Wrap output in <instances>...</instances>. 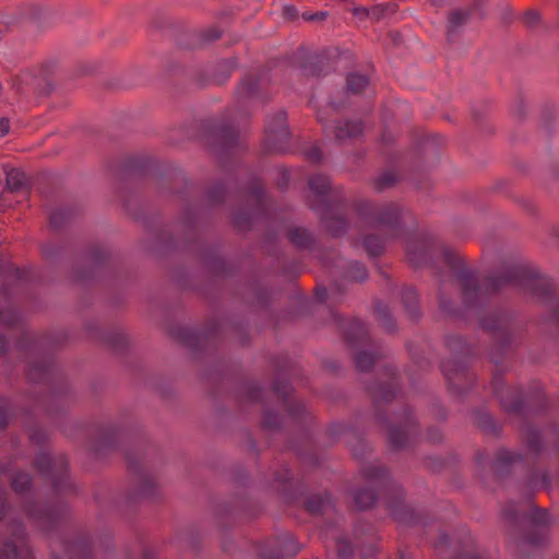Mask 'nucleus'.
Returning <instances> with one entry per match:
<instances>
[{
    "label": "nucleus",
    "instance_id": "nucleus-11",
    "mask_svg": "<svg viewBox=\"0 0 559 559\" xmlns=\"http://www.w3.org/2000/svg\"><path fill=\"white\" fill-rule=\"evenodd\" d=\"M245 199V206L233 214L234 224L239 229L250 228L255 219L266 217L270 212V201L259 179L250 182Z\"/></svg>",
    "mask_w": 559,
    "mask_h": 559
},
{
    "label": "nucleus",
    "instance_id": "nucleus-55",
    "mask_svg": "<svg viewBox=\"0 0 559 559\" xmlns=\"http://www.w3.org/2000/svg\"><path fill=\"white\" fill-rule=\"evenodd\" d=\"M9 343L5 336L0 335V355L4 354L8 349Z\"/></svg>",
    "mask_w": 559,
    "mask_h": 559
},
{
    "label": "nucleus",
    "instance_id": "nucleus-21",
    "mask_svg": "<svg viewBox=\"0 0 559 559\" xmlns=\"http://www.w3.org/2000/svg\"><path fill=\"white\" fill-rule=\"evenodd\" d=\"M318 120L323 124L325 135H333L338 142L356 139L364 130L361 121L358 120L336 121L329 124L325 123V118L322 112H318Z\"/></svg>",
    "mask_w": 559,
    "mask_h": 559
},
{
    "label": "nucleus",
    "instance_id": "nucleus-16",
    "mask_svg": "<svg viewBox=\"0 0 559 559\" xmlns=\"http://www.w3.org/2000/svg\"><path fill=\"white\" fill-rule=\"evenodd\" d=\"M300 550L299 544L289 533H283L274 538L265 540L259 554L262 559H282L285 557H294Z\"/></svg>",
    "mask_w": 559,
    "mask_h": 559
},
{
    "label": "nucleus",
    "instance_id": "nucleus-26",
    "mask_svg": "<svg viewBox=\"0 0 559 559\" xmlns=\"http://www.w3.org/2000/svg\"><path fill=\"white\" fill-rule=\"evenodd\" d=\"M332 269L335 274H340L347 281L361 282L368 277V271L361 262L347 261L343 258H337Z\"/></svg>",
    "mask_w": 559,
    "mask_h": 559
},
{
    "label": "nucleus",
    "instance_id": "nucleus-12",
    "mask_svg": "<svg viewBox=\"0 0 559 559\" xmlns=\"http://www.w3.org/2000/svg\"><path fill=\"white\" fill-rule=\"evenodd\" d=\"M491 389L493 394L499 399L502 407L514 414L523 412L524 403H540V407L546 405L547 399L544 391L540 389L533 395L524 397L523 392L519 388L506 386L503 377L500 370H495L492 373Z\"/></svg>",
    "mask_w": 559,
    "mask_h": 559
},
{
    "label": "nucleus",
    "instance_id": "nucleus-4",
    "mask_svg": "<svg viewBox=\"0 0 559 559\" xmlns=\"http://www.w3.org/2000/svg\"><path fill=\"white\" fill-rule=\"evenodd\" d=\"M502 519L510 526L514 537L533 546L544 543L545 530L551 524L550 514L536 508L528 496L520 502H508L502 509Z\"/></svg>",
    "mask_w": 559,
    "mask_h": 559
},
{
    "label": "nucleus",
    "instance_id": "nucleus-1",
    "mask_svg": "<svg viewBox=\"0 0 559 559\" xmlns=\"http://www.w3.org/2000/svg\"><path fill=\"white\" fill-rule=\"evenodd\" d=\"M406 252L409 262L416 266H433L440 255L450 274L438 273V302L440 311L449 318L465 317L471 312L479 324L492 333L499 346L506 348L514 340L518 323L512 313L503 309H487L490 298L504 288L512 287L538 301L548 304L549 320L559 325V298L552 296L550 278L528 262L521 259L504 261L499 271L487 276L481 284L475 273L455 252L444 247L427 233L407 240Z\"/></svg>",
    "mask_w": 559,
    "mask_h": 559
},
{
    "label": "nucleus",
    "instance_id": "nucleus-13",
    "mask_svg": "<svg viewBox=\"0 0 559 559\" xmlns=\"http://www.w3.org/2000/svg\"><path fill=\"white\" fill-rule=\"evenodd\" d=\"M128 466L132 474V500L154 499L158 484L143 457L128 454Z\"/></svg>",
    "mask_w": 559,
    "mask_h": 559
},
{
    "label": "nucleus",
    "instance_id": "nucleus-15",
    "mask_svg": "<svg viewBox=\"0 0 559 559\" xmlns=\"http://www.w3.org/2000/svg\"><path fill=\"white\" fill-rule=\"evenodd\" d=\"M28 378L35 382H45L51 386L53 399L62 394V379L50 357H39L28 361Z\"/></svg>",
    "mask_w": 559,
    "mask_h": 559
},
{
    "label": "nucleus",
    "instance_id": "nucleus-29",
    "mask_svg": "<svg viewBox=\"0 0 559 559\" xmlns=\"http://www.w3.org/2000/svg\"><path fill=\"white\" fill-rule=\"evenodd\" d=\"M306 509L313 514L325 513L333 509L330 495H312L306 500Z\"/></svg>",
    "mask_w": 559,
    "mask_h": 559
},
{
    "label": "nucleus",
    "instance_id": "nucleus-56",
    "mask_svg": "<svg viewBox=\"0 0 559 559\" xmlns=\"http://www.w3.org/2000/svg\"><path fill=\"white\" fill-rule=\"evenodd\" d=\"M328 290L325 288L317 290V298L319 301H324L328 298Z\"/></svg>",
    "mask_w": 559,
    "mask_h": 559
},
{
    "label": "nucleus",
    "instance_id": "nucleus-38",
    "mask_svg": "<svg viewBox=\"0 0 559 559\" xmlns=\"http://www.w3.org/2000/svg\"><path fill=\"white\" fill-rule=\"evenodd\" d=\"M104 341L116 350H121L127 345L126 335L119 330H111L105 333Z\"/></svg>",
    "mask_w": 559,
    "mask_h": 559
},
{
    "label": "nucleus",
    "instance_id": "nucleus-7",
    "mask_svg": "<svg viewBox=\"0 0 559 559\" xmlns=\"http://www.w3.org/2000/svg\"><path fill=\"white\" fill-rule=\"evenodd\" d=\"M308 188L310 207L320 215L323 225L333 237L341 236L346 230L347 223L343 209L334 204L336 194L329 178L321 174L313 175L309 178Z\"/></svg>",
    "mask_w": 559,
    "mask_h": 559
},
{
    "label": "nucleus",
    "instance_id": "nucleus-10",
    "mask_svg": "<svg viewBox=\"0 0 559 559\" xmlns=\"http://www.w3.org/2000/svg\"><path fill=\"white\" fill-rule=\"evenodd\" d=\"M378 420L385 427L388 440L392 448L403 449L416 440L418 435V424L413 416L412 409L406 405L401 412L388 417L380 409L377 411Z\"/></svg>",
    "mask_w": 559,
    "mask_h": 559
},
{
    "label": "nucleus",
    "instance_id": "nucleus-44",
    "mask_svg": "<svg viewBox=\"0 0 559 559\" xmlns=\"http://www.w3.org/2000/svg\"><path fill=\"white\" fill-rule=\"evenodd\" d=\"M12 416L10 403L4 401L0 404V427H4Z\"/></svg>",
    "mask_w": 559,
    "mask_h": 559
},
{
    "label": "nucleus",
    "instance_id": "nucleus-53",
    "mask_svg": "<svg viewBox=\"0 0 559 559\" xmlns=\"http://www.w3.org/2000/svg\"><path fill=\"white\" fill-rule=\"evenodd\" d=\"M219 36H221V33L217 29L212 28V29H209L205 32L204 39L205 40H214V39L219 38Z\"/></svg>",
    "mask_w": 559,
    "mask_h": 559
},
{
    "label": "nucleus",
    "instance_id": "nucleus-57",
    "mask_svg": "<svg viewBox=\"0 0 559 559\" xmlns=\"http://www.w3.org/2000/svg\"><path fill=\"white\" fill-rule=\"evenodd\" d=\"M287 181H288L287 175H286V173H284L282 175L281 179L278 180L277 185L280 188H284L287 185Z\"/></svg>",
    "mask_w": 559,
    "mask_h": 559
},
{
    "label": "nucleus",
    "instance_id": "nucleus-43",
    "mask_svg": "<svg viewBox=\"0 0 559 559\" xmlns=\"http://www.w3.org/2000/svg\"><path fill=\"white\" fill-rule=\"evenodd\" d=\"M549 476L545 473L534 472L530 477V486L533 488L547 486Z\"/></svg>",
    "mask_w": 559,
    "mask_h": 559
},
{
    "label": "nucleus",
    "instance_id": "nucleus-27",
    "mask_svg": "<svg viewBox=\"0 0 559 559\" xmlns=\"http://www.w3.org/2000/svg\"><path fill=\"white\" fill-rule=\"evenodd\" d=\"M322 534L326 540H332L334 543L336 551L341 558L345 559L353 554V545L341 535L336 525L328 524Z\"/></svg>",
    "mask_w": 559,
    "mask_h": 559
},
{
    "label": "nucleus",
    "instance_id": "nucleus-45",
    "mask_svg": "<svg viewBox=\"0 0 559 559\" xmlns=\"http://www.w3.org/2000/svg\"><path fill=\"white\" fill-rule=\"evenodd\" d=\"M292 478L293 474L287 468H283V471L277 472L275 480L278 483V489H285Z\"/></svg>",
    "mask_w": 559,
    "mask_h": 559
},
{
    "label": "nucleus",
    "instance_id": "nucleus-34",
    "mask_svg": "<svg viewBox=\"0 0 559 559\" xmlns=\"http://www.w3.org/2000/svg\"><path fill=\"white\" fill-rule=\"evenodd\" d=\"M7 186L13 191H21L26 186V176L19 169H11L7 173Z\"/></svg>",
    "mask_w": 559,
    "mask_h": 559
},
{
    "label": "nucleus",
    "instance_id": "nucleus-18",
    "mask_svg": "<svg viewBox=\"0 0 559 559\" xmlns=\"http://www.w3.org/2000/svg\"><path fill=\"white\" fill-rule=\"evenodd\" d=\"M399 377L392 367L385 366L380 377L368 388L377 404L389 403L399 392Z\"/></svg>",
    "mask_w": 559,
    "mask_h": 559
},
{
    "label": "nucleus",
    "instance_id": "nucleus-59",
    "mask_svg": "<svg viewBox=\"0 0 559 559\" xmlns=\"http://www.w3.org/2000/svg\"><path fill=\"white\" fill-rule=\"evenodd\" d=\"M28 343H29V336H28V335H26V334H24V335H23V337H22V340H21V342H20V346H21V347H24V346H25L26 344H28Z\"/></svg>",
    "mask_w": 559,
    "mask_h": 559
},
{
    "label": "nucleus",
    "instance_id": "nucleus-47",
    "mask_svg": "<svg viewBox=\"0 0 559 559\" xmlns=\"http://www.w3.org/2000/svg\"><path fill=\"white\" fill-rule=\"evenodd\" d=\"M426 439L431 443H439L443 439V433L439 427H431L427 430Z\"/></svg>",
    "mask_w": 559,
    "mask_h": 559
},
{
    "label": "nucleus",
    "instance_id": "nucleus-50",
    "mask_svg": "<svg viewBox=\"0 0 559 559\" xmlns=\"http://www.w3.org/2000/svg\"><path fill=\"white\" fill-rule=\"evenodd\" d=\"M29 438L33 443L40 445L45 442L47 435L41 428H35L32 430Z\"/></svg>",
    "mask_w": 559,
    "mask_h": 559
},
{
    "label": "nucleus",
    "instance_id": "nucleus-46",
    "mask_svg": "<svg viewBox=\"0 0 559 559\" xmlns=\"http://www.w3.org/2000/svg\"><path fill=\"white\" fill-rule=\"evenodd\" d=\"M539 13L534 10H528L523 14V23L528 27H534L539 22Z\"/></svg>",
    "mask_w": 559,
    "mask_h": 559
},
{
    "label": "nucleus",
    "instance_id": "nucleus-24",
    "mask_svg": "<svg viewBox=\"0 0 559 559\" xmlns=\"http://www.w3.org/2000/svg\"><path fill=\"white\" fill-rule=\"evenodd\" d=\"M302 71L307 75H322L328 72L329 58L326 53H311L304 49L296 56Z\"/></svg>",
    "mask_w": 559,
    "mask_h": 559
},
{
    "label": "nucleus",
    "instance_id": "nucleus-2",
    "mask_svg": "<svg viewBox=\"0 0 559 559\" xmlns=\"http://www.w3.org/2000/svg\"><path fill=\"white\" fill-rule=\"evenodd\" d=\"M34 466L41 479L50 487L56 496L55 501L39 503V493L35 489L29 473L16 471L11 476V487L20 496V507H15L23 523V535L16 536L13 528L2 520L9 536L0 538V559H32V551L26 542L24 518L38 530L50 533L57 530L66 515L67 506L62 497L74 492V484L68 473V460L64 454L52 455L39 451L34 460Z\"/></svg>",
    "mask_w": 559,
    "mask_h": 559
},
{
    "label": "nucleus",
    "instance_id": "nucleus-17",
    "mask_svg": "<svg viewBox=\"0 0 559 559\" xmlns=\"http://www.w3.org/2000/svg\"><path fill=\"white\" fill-rule=\"evenodd\" d=\"M264 82L255 75H248L237 88L236 103L239 111H246L247 107H253L265 99L263 93Z\"/></svg>",
    "mask_w": 559,
    "mask_h": 559
},
{
    "label": "nucleus",
    "instance_id": "nucleus-58",
    "mask_svg": "<svg viewBox=\"0 0 559 559\" xmlns=\"http://www.w3.org/2000/svg\"><path fill=\"white\" fill-rule=\"evenodd\" d=\"M235 106H236V108H235V110H236V116H234V119H237V116H240V117L248 116V114H249V108H250V107H247V110H246V111H239V110L237 109V104H236Z\"/></svg>",
    "mask_w": 559,
    "mask_h": 559
},
{
    "label": "nucleus",
    "instance_id": "nucleus-37",
    "mask_svg": "<svg viewBox=\"0 0 559 559\" xmlns=\"http://www.w3.org/2000/svg\"><path fill=\"white\" fill-rule=\"evenodd\" d=\"M469 11H463V10H455L450 13L449 15V35H453L457 28L463 26L468 17H469Z\"/></svg>",
    "mask_w": 559,
    "mask_h": 559
},
{
    "label": "nucleus",
    "instance_id": "nucleus-51",
    "mask_svg": "<svg viewBox=\"0 0 559 559\" xmlns=\"http://www.w3.org/2000/svg\"><path fill=\"white\" fill-rule=\"evenodd\" d=\"M213 267L215 269V272L223 273L226 267V262L222 257L215 254L213 257Z\"/></svg>",
    "mask_w": 559,
    "mask_h": 559
},
{
    "label": "nucleus",
    "instance_id": "nucleus-54",
    "mask_svg": "<svg viewBox=\"0 0 559 559\" xmlns=\"http://www.w3.org/2000/svg\"><path fill=\"white\" fill-rule=\"evenodd\" d=\"M448 544H450V537L448 534H440L439 537H438V546H448Z\"/></svg>",
    "mask_w": 559,
    "mask_h": 559
},
{
    "label": "nucleus",
    "instance_id": "nucleus-41",
    "mask_svg": "<svg viewBox=\"0 0 559 559\" xmlns=\"http://www.w3.org/2000/svg\"><path fill=\"white\" fill-rule=\"evenodd\" d=\"M70 218V211L67 209H58L50 214V225L58 229Z\"/></svg>",
    "mask_w": 559,
    "mask_h": 559
},
{
    "label": "nucleus",
    "instance_id": "nucleus-63",
    "mask_svg": "<svg viewBox=\"0 0 559 559\" xmlns=\"http://www.w3.org/2000/svg\"><path fill=\"white\" fill-rule=\"evenodd\" d=\"M440 419H444L447 414L443 409L440 411V414L438 415Z\"/></svg>",
    "mask_w": 559,
    "mask_h": 559
},
{
    "label": "nucleus",
    "instance_id": "nucleus-8",
    "mask_svg": "<svg viewBox=\"0 0 559 559\" xmlns=\"http://www.w3.org/2000/svg\"><path fill=\"white\" fill-rule=\"evenodd\" d=\"M445 346L451 357L442 364V372L447 379L449 390L459 396L466 394L476 380L469 370L467 358L472 355V348L459 335H449L445 338Z\"/></svg>",
    "mask_w": 559,
    "mask_h": 559
},
{
    "label": "nucleus",
    "instance_id": "nucleus-20",
    "mask_svg": "<svg viewBox=\"0 0 559 559\" xmlns=\"http://www.w3.org/2000/svg\"><path fill=\"white\" fill-rule=\"evenodd\" d=\"M221 323L216 320L211 321L202 331L185 328L179 332L182 343L194 350H202L207 343L221 332Z\"/></svg>",
    "mask_w": 559,
    "mask_h": 559
},
{
    "label": "nucleus",
    "instance_id": "nucleus-42",
    "mask_svg": "<svg viewBox=\"0 0 559 559\" xmlns=\"http://www.w3.org/2000/svg\"><path fill=\"white\" fill-rule=\"evenodd\" d=\"M108 252L103 246H94L90 251V260L95 265H100L107 260Z\"/></svg>",
    "mask_w": 559,
    "mask_h": 559
},
{
    "label": "nucleus",
    "instance_id": "nucleus-30",
    "mask_svg": "<svg viewBox=\"0 0 559 559\" xmlns=\"http://www.w3.org/2000/svg\"><path fill=\"white\" fill-rule=\"evenodd\" d=\"M402 302L411 317L417 318L420 314L418 308V295L414 287L405 286L401 293Z\"/></svg>",
    "mask_w": 559,
    "mask_h": 559
},
{
    "label": "nucleus",
    "instance_id": "nucleus-6",
    "mask_svg": "<svg viewBox=\"0 0 559 559\" xmlns=\"http://www.w3.org/2000/svg\"><path fill=\"white\" fill-rule=\"evenodd\" d=\"M247 399L252 403H262L264 408V426L269 429H281L285 425V416L293 421L301 423L306 415L304 404L292 395V388L288 383L276 380L272 395L275 399V407L265 403V391L258 384H249L246 388Z\"/></svg>",
    "mask_w": 559,
    "mask_h": 559
},
{
    "label": "nucleus",
    "instance_id": "nucleus-33",
    "mask_svg": "<svg viewBox=\"0 0 559 559\" xmlns=\"http://www.w3.org/2000/svg\"><path fill=\"white\" fill-rule=\"evenodd\" d=\"M374 312L377 316V320L386 331L391 332L395 329L394 319L389 307L385 304L377 302Z\"/></svg>",
    "mask_w": 559,
    "mask_h": 559
},
{
    "label": "nucleus",
    "instance_id": "nucleus-48",
    "mask_svg": "<svg viewBox=\"0 0 559 559\" xmlns=\"http://www.w3.org/2000/svg\"><path fill=\"white\" fill-rule=\"evenodd\" d=\"M330 433L334 438L346 437L347 435L350 433V429L343 424H336L330 428Z\"/></svg>",
    "mask_w": 559,
    "mask_h": 559
},
{
    "label": "nucleus",
    "instance_id": "nucleus-52",
    "mask_svg": "<svg viewBox=\"0 0 559 559\" xmlns=\"http://www.w3.org/2000/svg\"><path fill=\"white\" fill-rule=\"evenodd\" d=\"M10 124L7 118L0 119V138L5 136L9 133Z\"/></svg>",
    "mask_w": 559,
    "mask_h": 559
},
{
    "label": "nucleus",
    "instance_id": "nucleus-3",
    "mask_svg": "<svg viewBox=\"0 0 559 559\" xmlns=\"http://www.w3.org/2000/svg\"><path fill=\"white\" fill-rule=\"evenodd\" d=\"M361 476L366 488L353 492V499L359 509H366L373 504L377 499L376 487H380L384 491L392 492V497L386 498V506L393 516L401 522L413 521V510L405 504L399 485L391 480L385 468L377 464H368L362 467Z\"/></svg>",
    "mask_w": 559,
    "mask_h": 559
},
{
    "label": "nucleus",
    "instance_id": "nucleus-49",
    "mask_svg": "<svg viewBox=\"0 0 559 559\" xmlns=\"http://www.w3.org/2000/svg\"><path fill=\"white\" fill-rule=\"evenodd\" d=\"M307 158L312 163H319L322 159L320 147L312 145L306 151Z\"/></svg>",
    "mask_w": 559,
    "mask_h": 559
},
{
    "label": "nucleus",
    "instance_id": "nucleus-31",
    "mask_svg": "<svg viewBox=\"0 0 559 559\" xmlns=\"http://www.w3.org/2000/svg\"><path fill=\"white\" fill-rule=\"evenodd\" d=\"M287 236L292 243L301 249H309L314 241L312 234L300 227L289 229Z\"/></svg>",
    "mask_w": 559,
    "mask_h": 559
},
{
    "label": "nucleus",
    "instance_id": "nucleus-5",
    "mask_svg": "<svg viewBox=\"0 0 559 559\" xmlns=\"http://www.w3.org/2000/svg\"><path fill=\"white\" fill-rule=\"evenodd\" d=\"M357 211L364 222L374 230L362 238V247L370 257L382 253L385 240L378 235L385 231L386 237H397L402 234V210L395 203L376 205L369 201H361Z\"/></svg>",
    "mask_w": 559,
    "mask_h": 559
},
{
    "label": "nucleus",
    "instance_id": "nucleus-19",
    "mask_svg": "<svg viewBox=\"0 0 559 559\" xmlns=\"http://www.w3.org/2000/svg\"><path fill=\"white\" fill-rule=\"evenodd\" d=\"M522 461H524V456L521 453L506 448L499 449L492 461L485 453H478L476 456V462L479 466L484 468L490 467L499 476H502L513 465Z\"/></svg>",
    "mask_w": 559,
    "mask_h": 559
},
{
    "label": "nucleus",
    "instance_id": "nucleus-9",
    "mask_svg": "<svg viewBox=\"0 0 559 559\" xmlns=\"http://www.w3.org/2000/svg\"><path fill=\"white\" fill-rule=\"evenodd\" d=\"M334 320L343 330L346 342L354 350V361L358 370L368 371L381 357L384 350L381 345L369 336L364 322L353 319H344L333 314Z\"/></svg>",
    "mask_w": 559,
    "mask_h": 559
},
{
    "label": "nucleus",
    "instance_id": "nucleus-62",
    "mask_svg": "<svg viewBox=\"0 0 559 559\" xmlns=\"http://www.w3.org/2000/svg\"><path fill=\"white\" fill-rule=\"evenodd\" d=\"M143 559H153V556L150 551L145 550L143 554Z\"/></svg>",
    "mask_w": 559,
    "mask_h": 559
},
{
    "label": "nucleus",
    "instance_id": "nucleus-39",
    "mask_svg": "<svg viewBox=\"0 0 559 559\" xmlns=\"http://www.w3.org/2000/svg\"><path fill=\"white\" fill-rule=\"evenodd\" d=\"M396 181V174L392 170H386L374 180V188L377 191H383L392 187Z\"/></svg>",
    "mask_w": 559,
    "mask_h": 559
},
{
    "label": "nucleus",
    "instance_id": "nucleus-35",
    "mask_svg": "<svg viewBox=\"0 0 559 559\" xmlns=\"http://www.w3.org/2000/svg\"><path fill=\"white\" fill-rule=\"evenodd\" d=\"M369 84V80L365 74L359 72L349 73L347 76L348 91L355 94L362 92Z\"/></svg>",
    "mask_w": 559,
    "mask_h": 559
},
{
    "label": "nucleus",
    "instance_id": "nucleus-64",
    "mask_svg": "<svg viewBox=\"0 0 559 559\" xmlns=\"http://www.w3.org/2000/svg\"><path fill=\"white\" fill-rule=\"evenodd\" d=\"M325 16V13L321 12L316 15L317 19H323Z\"/></svg>",
    "mask_w": 559,
    "mask_h": 559
},
{
    "label": "nucleus",
    "instance_id": "nucleus-14",
    "mask_svg": "<svg viewBox=\"0 0 559 559\" xmlns=\"http://www.w3.org/2000/svg\"><path fill=\"white\" fill-rule=\"evenodd\" d=\"M289 130L284 111L270 117L265 126L264 150L269 153H284L289 150Z\"/></svg>",
    "mask_w": 559,
    "mask_h": 559
},
{
    "label": "nucleus",
    "instance_id": "nucleus-36",
    "mask_svg": "<svg viewBox=\"0 0 559 559\" xmlns=\"http://www.w3.org/2000/svg\"><path fill=\"white\" fill-rule=\"evenodd\" d=\"M225 199V185L223 182H217L212 186L206 194L205 201L210 206H216L221 204Z\"/></svg>",
    "mask_w": 559,
    "mask_h": 559
},
{
    "label": "nucleus",
    "instance_id": "nucleus-28",
    "mask_svg": "<svg viewBox=\"0 0 559 559\" xmlns=\"http://www.w3.org/2000/svg\"><path fill=\"white\" fill-rule=\"evenodd\" d=\"M118 430L116 427L107 426L99 430L98 440L93 443L92 449L95 452H100L105 449L114 448L117 443Z\"/></svg>",
    "mask_w": 559,
    "mask_h": 559
},
{
    "label": "nucleus",
    "instance_id": "nucleus-25",
    "mask_svg": "<svg viewBox=\"0 0 559 559\" xmlns=\"http://www.w3.org/2000/svg\"><path fill=\"white\" fill-rule=\"evenodd\" d=\"M4 520L13 532L21 538L23 535V523L20 520L19 512L9 500V493L5 487L0 483V521Z\"/></svg>",
    "mask_w": 559,
    "mask_h": 559
},
{
    "label": "nucleus",
    "instance_id": "nucleus-22",
    "mask_svg": "<svg viewBox=\"0 0 559 559\" xmlns=\"http://www.w3.org/2000/svg\"><path fill=\"white\" fill-rule=\"evenodd\" d=\"M61 555L53 550V559H93L91 539L87 534L79 533L73 540H60Z\"/></svg>",
    "mask_w": 559,
    "mask_h": 559
},
{
    "label": "nucleus",
    "instance_id": "nucleus-40",
    "mask_svg": "<svg viewBox=\"0 0 559 559\" xmlns=\"http://www.w3.org/2000/svg\"><path fill=\"white\" fill-rule=\"evenodd\" d=\"M477 425L488 433H497L498 426L493 418L485 413H481L477 416Z\"/></svg>",
    "mask_w": 559,
    "mask_h": 559
},
{
    "label": "nucleus",
    "instance_id": "nucleus-32",
    "mask_svg": "<svg viewBox=\"0 0 559 559\" xmlns=\"http://www.w3.org/2000/svg\"><path fill=\"white\" fill-rule=\"evenodd\" d=\"M199 212L200 209L197 204H187L185 206L180 216V224L186 231L193 230L198 221Z\"/></svg>",
    "mask_w": 559,
    "mask_h": 559
},
{
    "label": "nucleus",
    "instance_id": "nucleus-60",
    "mask_svg": "<svg viewBox=\"0 0 559 559\" xmlns=\"http://www.w3.org/2000/svg\"><path fill=\"white\" fill-rule=\"evenodd\" d=\"M373 552H374V548L373 547H370L367 550H361V554H362L364 557L372 556Z\"/></svg>",
    "mask_w": 559,
    "mask_h": 559
},
{
    "label": "nucleus",
    "instance_id": "nucleus-61",
    "mask_svg": "<svg viewBox=\"0 0 559 559\" xmlns=\"http://www.w3.org/2000/svg\"><path fill=\"white\" fill-rule=\"evenodd\" d=\"M431 3L436 7H440L443 4L444 0H430Z\"/></svg>",
    "mask_w": 559,
    "mask_h": 559
},
{
    "label": "nucleus",
    "instance_id": "nucleus-23",
    "mask_svg": "<svg viewBox=\"0 0 559 559\" xmlns=\"http://www.w3.org/2000/svg\"><path fill=\"white\" fill-rule=\"evenodd\" d=\"M216 150L222 156H228L242 148V143L234 123H223L215 132Z\"/></svg>",
    "mask_w": 559,
    "mask_h": 559
}]
</instances>
